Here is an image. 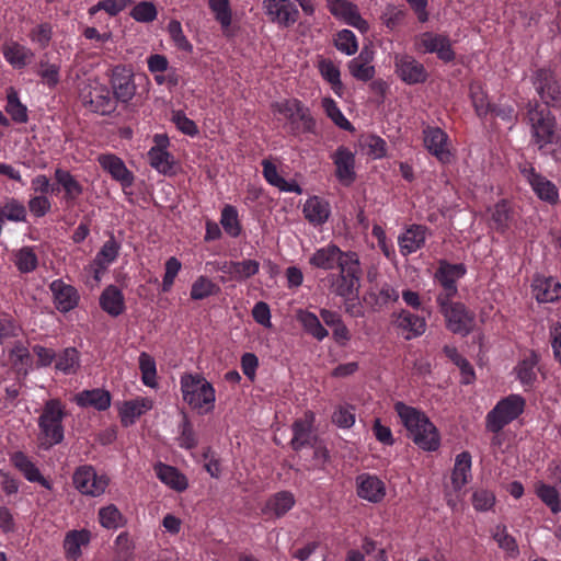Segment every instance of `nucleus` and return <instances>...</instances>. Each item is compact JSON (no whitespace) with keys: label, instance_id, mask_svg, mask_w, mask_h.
Listing matches in <instances>:
<instances>
[{"label":"nucleus","instance_id":"nucleus-48","mask_svg":"<svg viewBox=\"0 0 561 561\" xmlns=\"http://www.w3.org/2000/svg\"><path fill=\"white\" fill-rule=\"evenodd\" d=\"M220 291L218 285L213 283L205 276H199L192 285L191 298L194 300H202Z\"/></svg>","mask_w":561,"mask_h":561},{"label":"nucleus","instance_id":"nucleus-37","mask_svg":"<svg viewBox=\"0 0 561 561\" xmlns=\"http://www.w3.org/2000/svg\"><path fill=\"white\" fill-rule=\"evenodd\" d=\"M3 55L5 59L16 68L25 67L34 57L31 49L16 42L7 45L3 48Z\"/></svg>","mask_w":561,"mask_h":561},{"label":"nucleus","instance_id":"nucleus-38","mask_svg":"<svg viewBox=\"0 0 561 561\" xmlns=\"http://www.w3.org/2000/svg\"><path fill=\"white\" fill-rule=\"evenodd\" d=\"M394 323L398 328L411 332L414 336L422 335L426 328L424 318L415 316L407 310H401L398 313Z\"/></svg>","mask_w":561,"mask_h":561},{"label":"nucleus","instance_id":"nucleus-19","mask_svg":"<svg viewBox=\"0 0 561 561\" xmlns=\"http://www.w3.org/2000/svg\"><path fill=\"white\" fill-rule=\"evenodd\" d=\"M312 414L310 419L306 414L305 419L296 420L293 425V438L290 446L294 450L298 451L306 447H313L317 440L316 435L312 433Z\"/></svg>","mask_w":561,"mask_h":561},{"label":"nucleus","instance_id":"nucleus-30","mask_svg":"<svg viewBox=\"0 0 561 561\" xmlns=\"http://www.w3.org/2000/svg\"><path fill=\"white\" fill-rule=\"evenodd\" d=\"M150 409L151 402L147 399L130 400L124 402L119 410V416L123 426L128 427L133 425L139 416H141L147 410Z\"/></svg>","mask_w":561,"mask_h":561},{"label":"nucleus","instance_id":"nucleus-6","mask_svg":"<svg viewBox=\"0 0 561 561\" xmlns=\"http://www.w3.org/2000/svg\"><path fill=\"white\" fill-rule=\"evenodd\" d=\"M447 298H437L440 312L446 319L447 329L461 336L468 335L474 325V314L461 302H450Z\"/></svg>","mask_w":561,"mask_h":561},{"label":"nucleus","instance_id":"nucleus-12","mask_svg":"<svg viewBox=\"0 0 561 561\" xmlns=\"http://www.w3.org/2000/svg\"><path fill=\"white\" fill-rule=\"evenodd\" d=\"M396 72L408 84L423 83L427 79V72L423 64L409 55H396Z\"/></svg>","mask_w":561,"mask_h":561},{"label":"nucleus","instance_id":"nucleus-5","mask_svg":"<svg viewBox=\"0 0 561 561\" xmlns=\"http://www.w3.org/2000/svg\"><path fill=\"white\" fill-rule=\"evenodd\" d=\"M65 411L58 399H50L45 402L43 413L38 419V426L42 435V446L45 449L60 444L64 439L62 419Z\"/></svg>","mask_w":561,"mask_h":561},{"label":"nucleus","instance_id":"nucleus-16","mask_svg":"<svg viewBox=\"0 0 561 561\" xmlns=\"http://www.w3.org/2000/svg\"><path fill=\"white\" fill-rule=\"evenodd\" d=\"M352 253L353 252H342L335 244H330L317 250L309 259V263L322 270H332L335 266L340 268L344 261H348V256Z\"/></svg>","mask_w":561,"mask_h":561},{"label":"nucleus","instance_id":"nucleus-63","mask_svg":"<svg viewBox=\"0 0 561 561\" xmlns=\"http://www.w3.org/2000/svg\"><path fill=\"white\" fill-rule=\"evenodd\" d=\"M350 73L357 80L369 81L375 76V67L371 65L363 64L352 59L348 62Z\"/></svg>","mask_w":561,"mask_h":561},{"label":"nucleus","instance_id":"nucleus-22","mask_svg":"<svg viewBox=\"0 0 561 561\" xmlns=\"http://www.w3.org/2000/svg\"><path fill=\"white\" fill-rule=\"evenodd\" d=\"M50 289L54 294L56 308L59 311L68 312L78 305L79 295L73 286L57 279L51 283Z\"/></svg>","mask_w":561,"mask_h":561},{"label":"nucleus","instance_id":"nucleus-14","mask_svg":"<svg viewBox=\"0 0 561 561\" xmlns=\"http://www.w3.org/2000/svg\"><path fill=\"white\" fill-rule=\"evenodd\" d=\"M417 46L423 48L424 53H436L437 57L445 62L455 59V53L447 36L426 32L421 35Z\"/></svg>","mask_w":561,"mask_h":561},{"label":"nucleus","instance_id":"nucleus-39","mask_svg":"<svg viewBox=\"0 0 561 561\" xmlns=\"http://www.w3.org/2000/svg\"><path fill=\"white\" fill-rule=\"evenodd\" d=\"M297 320L301 323L305 331L311 334L314 339L322 341L325 336H328V330L321 324L318 317L306 310L297 311Z\"/></svg>","mask_w":561,"mask_h":561},{"label":"nucleus","instance_id":"nucleus-59","mask_svg":"<svg viewBox=\"0 0 561 561\" xmlns=\"http://www.w3.org/2000/svg\"><path fill=\"white\" fill-rule=\"evenodd\" d=\"M335 47L346 55H353L357 51V41L355 34L350 30H342L337 33L334 41Z\"/></svg>","mask_w":561,"mask_h":561},{"label":"nucleus","instance_id":"nucleus-36","mask_svg":"<svg viewBox=\"0 0 561 561\" xmlns=\"http://www.w3.org/2000/svg\"><path fill=\"white\" fill-rule=\"evenodd\" d=\"M263 174L270 184L278 187L282 192H295L297 194H301L302 192L301 187L296 182L289 183L282 178L276 167L270 161H263Z\"/></svg>","mask_w":561,"mask_h":561},{"label":"nucleus","instance_id":"nucleus-40","mask_svg":"<svg viewBox=\"0 0 561 561\" xmlns=\"http://www.w3.org/2000/svg\"><path fill=\"white\" fill-rule=\"evenodd\" d=\"M531 187L540 199L554 203L558 199V191L553 183L537 173H530Z\"/></svg>","mask_w":561,"mask_h":561},{"label":"nucleus","instance_id":"nucleus-4","mask_svg":"<svg viewBox=\"0 0 561 561\" xmlns=\"http://www.w3.org/2000/svg\"><path fill=\"white\" fill-rule=\"evenodd\" d=\"M181 390L183 400L190 407L203 410L207 413L214 409L215 390L213 386L201 375L185 374L181 377Z\"/></svg>","mask_w":561,"mask_h":561},{"label":"nucleus","instance_id":"nucleus-61","mask_svg":"<svg viewBox=\"0 0 561 561\" xmlns=\"http://www.w3.org/2000/svg\"><path fill=\"white\" fill-rule=\"evenodd\" d=\"M169 34L174 42L175 46L184 51L191 53L193 47L183 34L181 23L176 20H172L168 25Z\"/></svg>","mask_w":561,"mask_h":561},{"label":"nucleus","instance_id":"nucleus-27","mask_svg":"<svg viewBox=\"0 0 561 561\" xmlns=\"http://www.w3.org/2000/svg\"><path fill=\"white\" fill-rule=\"evenodd\" d=\"M260 264L255 260H244L241 262H225L219 267L224 273L229 274L236 280H243L259 272Z\"/></svg>","mask_w":561,"mask_h":561},{"label":"nucleus","instance_id":"nucleus-54","mask_svg":"<svg viewBox=\"0 0 561 561\" xmlns=\"http://www.w3.org/2000/svg\"><path fill=\"white\" fill-rule=\"evenodd\" d=\"M157 8L151 1H141L130 11V16L141 23H150L157 19Z\"/></svg>","mask_w":561,"mask_h":561},{"label":"nucleus","instance_id":"nucleus-51","mask_svg":"<svg viewBox=\"0 0 561 561\" xmlns=\"http://www.w3.org/2000/svg\"><path fill=\"white\" fill-rule=\"evenodd\" d=\"M322 106L327 115L334 122L336 126L347 131L354 130L353 125L342 114L334 100L331 98H324L322 100Z\"/></svg>","mask_w":561,"mask_h":561},{"label":"nucleus","instance_id":"nucleus-47","mask_svg":"<svg viewBox=\"0 0 561 561\" xmlns=\"http://www.w3.org/2000/svg\"><path fill=\"white\" fill-rule=\"evenodd\" d=\"M444 353L446 356L454 362L455 365H457L462 375V382L463 383H470L474 379V371L470 363L462 357L456 347L446 345L444 346Z\"/></svg>","mask_w":561,"mask_h":561},{"label":"nucleus","instance_id":"nucleus-17","mask_svg":"<svg viewBox=\"0 0 561 561\" xmlns=\"http://www.w3.org/2000/svg\"><path fill=\"white\" fill-rule=\"evenodd\" d=\"M336 167L335 175L343 185H351L356 180L355 157L346 147H339L333 154Z\"/></svg>","mask_w":561,"mask_h":561},{"label":"nucleus","instance_id":"nucleus-15","mask_svg":"<svg viewBox=\"0 0 561 561\" xmlns=\"http://www.w3.org/2000/svg\"><path fill=\"white\" fill-rule=\"evenodd\" d=\"M73 484L78 491L85 495L98 496L106 488V481L96 478L92 467H81L73 473Z\"/></svg>","mask_w":561,"mask_h":561},{"label":"nucleus","instance_id":"nucleus-10","mask_svg":"<svg viewBox=\"0 0 561 561\" xmlns=\"http://www.w3.org/2000/svg\"><path fill=\"white\" fill-rule=\"evenodd\" d=\"M263 9L268 20L282 27L294 25L299 18V10L290 0H263Z\"/></svg>","mask_w":561,"mask_h":561},{"label":"nucleus","instance_id":"nucleus-25","mask_svg":"<svg viewBox=\"0 0 561 561\" xmlns=\"http://www.w3.org/2000/svg\"><path fill=\"white\" fill-rule=\"evenodd\" d=\"M531 287L533 294L539 302H552L561 295V285L553 278L537 277Z\"/></svg>","mask_w":561,"mask_h":561},{"label":"nucleus","instance_id":"nucleus-2","mask_svg":"<svg viewBox=\"0 0 561 561\" xmlns=\"http://www.w3.org/2000/svg\"><path fill=\"white\" fill-rule=\"evenodd\" d=\"M394 410L408 432L409 438L423 450L433 451L439 447L440 437L436 426L425 413L399 401Z\"/></svg>","mask_w":561,"mask_h":561},{"label":"nucleus","instance_id":"nucleus-56","mask_svg":"<svg viewBox=\"0 0 561 561\" xmlns=\"http://www.w3.org/2000/svg\"><path fill=\"white\" fill-rule=\"evenodd\" d=\"M10 359L13 366L19 370H24V374L27 373V368L32 364V357L26 346L22 343H16L14 347L10 351Z\"/></svg>","mask_w":561,"mask_h":561},{"label":"nucleus","instance_id":"nucleus-43","mask_svg":"<svg viewBox=\"0 0 561 561\" xmlns=\"http://www.w3.org/2000/svg\"><path fill=\"white\" fill-rule=\"evenodd\" d=\"M80 367L79 352L75 347H67L57 357L55 368L64 374H76Z\"/></svg>","mask_w":561,"mask_h":561},{"label":"nucleus","instance_id":"nucleus-21","mask_svg":"<svg viewBox=\"0 0 561 561\" xmlns=\"http://www.w3.org/2000/svg\"><path fill=\"white\" fill-rule=\"evenodd\" d=\"M99 163L114 180L118 181L123 187L133 185L134 175L118 157L114 154H102L99 157Z\"/></svg>","mask_w":561,"mask_h":561},{"label":"nucleus","instance_id":"nucleus-3","mask_svg":"<svg viewBox=\"0 0 561 561\" xmlns=\"http://www.w3.org/2000/svg\"><path fill=\"white\" fill-rule=\"evenodd\" d=\"M348 257V261L342 263L340 274H330L328 276L331 291L342 297L345 301L357 298L362 275L358 255L352 253Z\"/></svg>","mask_w":561,"mask_h":561},{"label":"nucleus","instance_id":"nucleus-55","mask_svg":"<svg viewBox=\"0 0 561 561\" xmlns=\"http://www.w3.org/2000/svg\"><path fill=\"white\" fill-rule=\"evenodd\" d=\"M538 497L550 507L552 513H559L561 511V502L559 499L558 491L548 484L540 483L536 491Z\"/></svg>","mask_w":561,"mask_h":561},{"label":"nucleus","instance_id":"nucleus-58","mask_svg":"<svg viewBox=\"0 0 561 561\" xmlns=\"http://www.w3.org/2000/svg\"><path fill=\"white\" fill-rule=\"evenodd\" d=\"M15 264L21 273H30L37 266V256L32 248L24 247L15 254Z\"/></svg>","mask_w":561,"mask_h":561},{"label":"nucleus","instance_id":"nucleus-28","mask_svg":"<svg viewBox=\"0 0 561 561\" xmlns=\"http://www.w3.org/2000/svg\"><path fill=\"white\" fill-rule=\"evenodd\" d=\"M100 305L105 312L113 317L122 314L125 309L123 294L113 285L104 289L100 297Z\"/></svg>","mask_w":561,"mask_h":561},{"label":"nucleus","instance_id":"nucleus-64","mask_svg":"<svg viewBox=\"0 0 561 561\" xmlns=\"http://www.w3.org/2000/svg\"><path fill=\"white\" fill-rule=\"evenodd\" d=\"M99 516L102 526L106 528L118 527L122 519L121 512L114 505H108L106 507L101 508L99 512Z\"/></svg>","mask_w":561,"mask_h":561},{"label":"nucleus","instance_id":"nucleus-20","mask_svg":"<svg viewBox=\"0 0 561 561\" xmlns=\"http://www.w3.org/2000/svg\"><path fill=\"white\" fill-rule=\"evenodd\" d=\"M424 144L427 150L440 162L450 161V152L447 149V135L438 127H428L424 130Z\"/></svg>","mask_w":561,"mask_h":561},{"label":"nucleus","instance_id":"nucleus-62","mask_svg":"<svg viewBox=\"0 0 561 561\" xmlns=\"http://www.w3.org/2000/svg\"><path fill=\"white\" fill-rule=\"evenodd\" d=\"M182 431L179 437L180 446L186 449H192L197 445V440L195 438V434L193 431V426L187 417V415L182 412Z\"/></svg>","mask_w":561,"mask_h":561},{"label":"nucleus","instance_id":"nucleus-31","mask_svg":"<svg viewBox=\"0 0 561 561\" xmlns=\"http://www.w3.org/2000/svg\"><path fill=\"white\" fill-rule=\"evenodd\" d=\"M13 462L28 481L38 482L44 488L51 489L49 481L42 476L38 468L22 451L14 454Z\"/></svg>","mask_w":561,"mask_h":561},{"label":"nucleus","instance_id":"nucleus-52","mask_svg":"<svg viewBox=\"0 0 561 561\" xmlns=\"http://www.w3.org/2000/svg\"><path fill=\"white\" fill-rule=\"evenodd\" d=\"M150 165L161 173H169L172 170L173 158L165 151L160 149H150L148 152Z\"/></svg>","mask_w":561,"mask_h":561},{"label":"nucleus","instance_id":"nucleus-23","mask_svg":"<svg viewBox=\"0 0 561 561\" xmlns=\"http://www.w3.org/2000/svg\"><path fill=\"white\" fill-rule=\"evenodd\" d=\"M385 494V484L377 477L362 474L357 478V495L359 497L378 503Z\"/></svg>","mask_w":561,"mask_h":561},{"label":"nucleus","instance_id":"nucleus-29","mask_svg":"<svg viewBox=\"0 0 561 561\" xmlns=\"http://www.w3.org/2000/svg\"><path fill=\"white\" fill-rule=\"evenodd\" d=\"M157 477L175 491L182 492L187 489L188 483L184 474L176 468L159 463L154 468Z\"/></svg>","mask_w":561,"mask_h":561},{"label":"nucleus","instance_id":"nucleus-24","mask_svg":"<svg viewBox=\"0 0 561 561\" xmlns=\"http://www.w3.org/2000/svg\"><path fill=\"white\" fill-rule=\"evenodd\" d=\"M75 401L80 407H92L99 411H104L111 405V394L104 389L83 390L76 394Z\"/></svg>","mask_w":561,"mask_h":561},{"label":"nucleus","instance_id":"nucleus-34","mask_svg":"<svg viewBox=\"0 0 561 561\" xmlns=\"http://www.w3.org/2000/svg\"><path fill=\"white\" fill-rule=\"evenodd\" d=\"M425 241V228L423 226H412L402 237L399 238L401 251L410 254L420 249Z\"/></svg>","mask_w":561,"mask_h":561},{"label":"nucleus","instance_id":"nucleus-53","mask_svg":"<svg viewBox=\"0 0 561 561\" xmlns=\"http://www.w3.org/2000/svg\"><path fill=\"white\" fill-rule=\"evenodd\" d=\"M139 369L141 371L142 382L148 387H156V362L149 354L142 352L139 355Z\"/></svg>","mask_w":561,"mask_h":561},{"label":"nucleus","instance_id":"nucleus-26","mask_svg":"<svg viewBox=\"0 0 561 561\" xmlns=\"http://www.w3.org/2000/svg\"><path fill=\"white\" fill-rule=\"evenodd\" d=\"M306 219L313 225L324 224L330 216V205L327 201L312 196L304 205Z\"/></svg>","mask_w":561,"mask_h":561},{"label":"nucleus","instance_id":"nucleus-49","mask_svg":"<svg viewBox=\"0 0 561 561\" xmlns=\"http://www.w3.org/2000/svg\"><path fill=\"white\" fill-rule=\"evenodd\" d=\"M208 4L221 28L227 30L231 25L232 20L229 0H209Z\"/></svg>","mask_w":561,"mask_h":561},{"label":"nucleus","instance_id":"nucleus-1","mask_svg":"<svg viewBox=\"0 0 561 561\" xmlns=\"http://www.w3.org/2000/svg\"><path fill=\"white\" fill-rule=\"evenodd\" d=\"M528 121L531 126L533 142L542 154L550 156L556 162L561 161V128L554 116L538 103L529 104Z\"/></svg>","mask_w":561,"mask_h":561},{"label":"nucleus","instance_id":"nucleus-35","mask_svg":"<svg viewBox=\"0 0 561 561\" xmlns=\"http://www.w3.org/2000/svg\"><path fill=\"white\" fill-rule=\"evenodd\" d=\"M471 469V456L463 451L456 457L455 467L451 473V483L456 491L460 490L468 482V474Z\"/></svg>","mask_w":561,"mask_h":561},{"label":"nucleus","instance_id":"nucleus-57","mask_svg":"<svg viewBox=\"0 0 561 561\" xmlns=\"http://www.w3.org/2000/svg\"><path fill=\"white\" fill-rule=\"evenodd\" d=\"M225 231L231 237H238L241 228L238 220V213L233 206L227 205L221 211V220Z\"/></svg>","mask_w":561,"mask_h":561},{"label":"nucleus","instance_id":"nucleus-50","mask_svg":"<svg viewBox=\"0 0 561 561\" xmlns=\"http://www.w3.org/2000/svg\"><path fill=\"white\" fill-rule=\"evenodd\" d=\"M538 364V356L531 352L517 366V376L522 383L531 385L536 379L535 367Z\"/></svg>","mask_w":561,"mask_h":561},{"label":"nucleus","instance_id":"nucleus-41","mask_svg":"<svg viewBox=\"0 0 561 561\" xmlns=\"http://www.w3.org/2000/svg\"><path fill=\"white\" fill-rule=\"evenodd\" d=\"M7 100L5 112L11 116L12 121L20 124L26 123L28 119L27 108L21 103L14 88L8 89Z\"/></svg>","mask_w":561,"mask_h":561},{"label":"nucleus","instance_id":"nucleus-18","mask_svg":"<svg viewBox=\"0 0 561 561\" xmlns=\"http://www.w3.org/2000/svg\"><path fill=\"white\" fill-rule=\"evenodd\" d=\"M112 89L117 101L127 103L136 93L133 73L125 68L116 67L112 75Z\"/></svg>","mask_w":561,"mask_h":561},{"label":"nucleus","instance_id":"nucleus-45","mask_svg":"<svg viewBox=\"0 0 561 561\" xmlns=\"http://www.w3.org/2000/svg\"><path fill=\"white\" fill-rule=\"evenodd\" d=\"M470 96L479 116H485L490 112L500 115L501 112L488 101L485 93L479 84L472 83L470 85Z\"/></svg>","mask_w":561,"mask_h":561},{"label":"nucleus","instance_id":"nucleus-44","mask_svg":"<svg viewBox=\"0 0 561 561\" xmlns=\"http://www.w3.org/2000/svg\"><path fill=\"white\" fill-rule=\"evenodd\" d=\"M55 179L66 192V198L76 199L83 192L81 184L70 174L69 171L64 169H56Z\"/></svg>","mask_w":561,"mask_h":561},{"label":"nucleus","instance_id":"nucleus-32","mask_svg":"<svg viewBox=\"0 0 561 561\" xmlns=\"http://www.w3.org/2000/svg\"><path fill=\"white\" fill-rule=\"evenodd\" d=\"M90 535L87 530L69 531L64 540L66 557L76 561L81 556V546L89 542Z\"/></svg>","mask_w":561,"mask_h":561},{"label":"nucleus","instance_id":"nucleus-9","mask_svg":"<svg viewBox=\"0 0 561 561\" xmlns=\"http://www.w3.org/2000/svg\"><path fill=\"white\" fill-rule=\"evenodd\" d=\"M534 85L547 106L561 108V88L551 70H537L534 76Z\"/></svg>","mask_w":561,"mask_h":561},{"label":"nucleus","instance_id":"nucleus-33","mask_svg":"<svg viewBox=\"0 0 561 561\" xmlns=\"http://www.w3.org/2000/svg\"><path fill=\"white\" fill-rule=\"evenodd\" d=\"M294 505V494L289 491H279L268 499L265 511L272 512L276 517H282L289 512Z\"/></svg>","mask_w":561,"mask_h":561},{"label":"nucleus","instance_id":"nucleus-13","mask_svg":"<svg viewBox=\"0 0 561 561\" xmlns=\"http://www.w3.org/2000/svg\"><path fill=\"white\" fill-rule=\"evenodd\" d=\"M466 270L462 264H449L445 261L439 263V267L435 272V279L442 285L443 293L437 298L450 299L457 294L456 280L465 274Z\"/></svg>","mask_w":561,"mask_h":561},{"label":"nucleus","instance_id":"nucleus-60","mask_svg":"<svg viewBox=\"0 0 561 561\" xmlns=\"http://www.w3.org/2000/svg\"><path fill=\"white\" fill-rule=\"evenodd\" d=\"M319 68L322 77L332 84L335 92L342 89L340 70L331 60H322Z\"/></svg>","mask_w":561,"mask_h":561},{"label":"nucleus","instance_id":"nucleus-11","mask_svg":"<svg viewBox=\"0 0 561 561\" xmlns=\"http://www.w3.org/2000/svg\"><path fill=\"white\" fill-rule=\"evenodd\" d=\"M80 99L84 106L102 115L110 114L115 108V102L111 98L108 89L104 85L96 84L84 88L80 93Z\"/></svg>","mask_w":561,"mask_h":561},{"label":"nucleus","instance_id":"nucleus-8","mask_svg":"<svg viewBox=\"0 0 561 561\" xmlns=\"http://www.w3.org/2000/svg\"><path fill=\"white\" fill-rule=\"evenodd\" d=\"M277 111L283 114L290 123L291 129L295 133H313L316 128V121L299 100H287L277 105Z\"/></svg>","mask_w":561,"mask_h":561},{"label":"nucleus","instance_id":"nucleus-46","mask_svg":"<svg viewBox=\"0 0 561 561\" xmlns=\"http://www.w3.org/2000/svg\"><path fill=\"white\" fill-rule=\"evenodd\" d=\"M328 8L334 16L343 19L348 25L359 14L357 5L346 0H328Z\"/></svg>","mask_w":561,"mask_h":561},{"label":"nucleus","instance_id":"nucleus-7","mask_svg":"<svg viewBox=\"0 0 561 561\" xmlns=\"http://www.w3.org/2000/svg\"><path fill=\"white\" fill-rule=\"evenodd\" d=\"M525 400L518 394H512L501 400L486 416V427L499 433L505 425L517 419L524 411Z\"/></svg>","mask_w":561,"mask_h":561},{"label":"nucleus","instance_id":"nucleus-42","mask_svg":"<svg viewBox=\"0 0 561 561\" xmlns=\"http://www.w3.org/2000/svg\"><path fill=\"white\" fill-rule=\"evenodd\" d=\"M59 71L60 66L57 64H50L47 59V55L45 54L38 62L36 73L42 78L44 84L53 89L57 87L60 81Z\"/></svg>","mask_w":561,"mask_h":561}]
</instances>
